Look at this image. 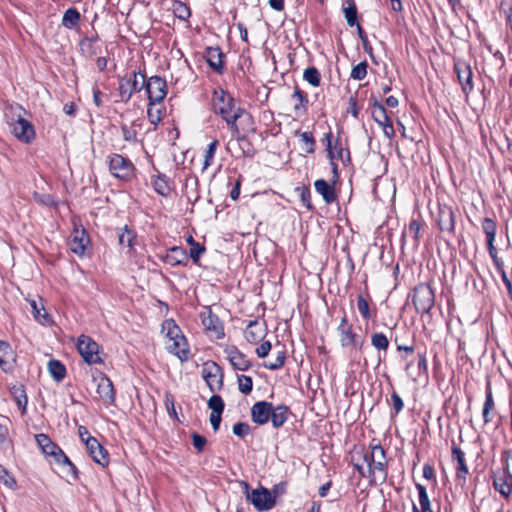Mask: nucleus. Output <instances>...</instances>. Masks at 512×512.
Here are the masks:
<instances>
[{"mask_svg": "<svg viewBox=\"0 0 512 512\" xmlns=\"http://www.w3.org/2000/svg\"><path fill=\"white\" fill-rule=\"evenodd\" d=\"M212 110L219 115L227 124L232 138L237 141L245 140V135L241 133L237 121L246 116L250 125L246 132H255L252 116L240 106H236L234 97L222 88L215 89L212 95Z\"/></svg>", "mask_w": 512, "mask_h": 512, "instance_id": "1", "label": "nucleus"}, {"mask_svg": "<svg viewBox=\"0 0 512 512\" xmlns=\"http://www.w3.org/2000/svg\"><path fill=\"white\" fill-rule=\"evenodd\" d=\"M163 331H166V349L175 355L181 362L188 361L190 349L185 336L179 326L173 320H166L163 323Z\"/></svg>", "mask_w": 512, "mask_h": 512, "instance_id": "2", "label": "nucleus"}, {"mask_svg": "<svg viewBox=\"0 0 512 512\" xmlns=\"http://www.w3.org/2000/svg\"><path fill=\"white\" fill-rule=\"evenodd\" d=\"M106 162L113 177L124 182H129L135 177L136 168L128 158L112 153L107 156Z\"/></svg>", "mask_w": 512, "mask_h": 512, "instance_id": "3", "label": "nucleus"}, {"mask_svg": "<svg viewBox=\"0 0 512 512\" xmlns=\"http://www.w3.org/2000/svg\"><path fill=\"white\" fill-rule=\"evenodd\" d=\"M323 141L326 142V150L331 162L334 176L338 177V166L335 163V159L340 160L344 165H348L351 161L350 151L342 145L339 138L336 139L333 144V135L331 131L324 135Z\"/></svg>", "mask_w": 512, "mask_h": 512, "instance_id": "4", "label": "nucleus"}, {"mask_svg": "<svg viewBox=\"0 0 512 512\" xmlns=\"http://www.w3.org/2000/svg\"><path fill=\"white\" fill-rule=\"evenodd\" d=\"M144 84L145 74L140 71H133L130 77H121L118 86L120 101L129 102L134 93L140 92L144 88Z\"/></svg>", "mask_w": 512, "mask_h": 512, "instance_id": "5", "label": "nucleus"}, {"mask_svg": "<svg viewBox=\"0 0 512 512\" xmlns=\"http://www.w3.org/2000/svg\"><path fill=\"white\" fill-rule=\"evenodd\" d=\"M435 295L431 286L427 283H420L414 288L413 304L420 314H427L433 308Z\"/></svg>", "mask_w": 512, "mask_h": 512, "instance_id": "6", "label": "nucleus"}, {"mask_svg": "<svg viewBox=\"0 0 512 512\" xmlns=\"http://www.w3.org/2000/svg\"><path fill=\"white\" fill-rule=\"evenodd\" d=\"M246 488V498L247 500L253 504L256 510L268 511L272 509L276 503L271 491L265 487H260L258 489H254L249 491V486L245 483Z\"/></svg>", "mask_w": 512, "mask_h": 512, "instance_id": "7", "label": "nucleus"}, {"mask_svg": "<svg viewBox=\"0 0 512 512\" xmlns=\"http://www.w3.org/2000/svg\"><path fill=\"white\" fill-rule=\"evenodd\" d=\"M77 348L86 363L100 364L103 362L99 352V345L91 337L81 335L78 338Z\"/></svg>", "mask_w": 512, "mask_h": 512, "instance_id": "8", "label": "nucleus"}, {"mask_svg": "<svg viewBox=\"0 0 512 512\" xmlns=\"http://www.w3.org/2000/svg\"><path fill=\"white\" fill-rule=\"evenodd\" d=\"M200 319L205 331L211 338L216 340L224 338L225 332L223 323L219 317L212 312L211 308H205L200 313Z\"/></svg>", "mask_w": 512, "mask_h": 512, "instance_id": "9", "label": "nucleus"}, {"mask_svg": "<svg viewBox=\"0 0 512 512\" xmlns=\"http://www.w3.org/2000/svg\"><path fill=\"white\" fill-rule=\"evenodd\" d=\"M337 332L342 347H362L363 341L360 339V336L354 332L353 326L348 322L345 312L337 327Z\"/></svg>", "mask_w": 512, "mask_h": 512, "instance_id": "10", "label": "nucleus"}, {"mask_svg": "<svg viewBox=\"0 0 512 512\" xmlns=\"http://www.w3.org/2000/svg\"><path fill=\"white\" fill-rule=\"evenodd\" d=\"M144 87L146 88L150 106H154L164 100L167 95L166 81L160 76L145 78Z\"/></svg>", "mask_w": 512, "mask_h": 512, "instance_id": "11", "label": "nucleus"}, {"mask_svg": "<svg viewBox=\"0 0 512 512\" xmlns=\"http://www.w3.org/2000/svg\"><path fill=\"white\" fill-rule=\"evenodd\" d=\"M202 377L212 392L221 390L224 375L216 362L208 361L203 364Z\"/></svg>", "mask_w": 512, "mask_h": 512, "instance_id": "12", "label": "nucleus"}, {"mask_svg": "<svg viewBox=\"0 0 512 512\" xmlns=\"http://www.w3.org/2000/svg\"><path fill=\"white\" fill-rule=\"evenodd\" d=\"M89 243L90 239L86 230L82 226H75L68 239L70 250L78 256H83Z\"/></svg>", "mask_w": 512, "mask_h": 512, "instance_id": "13", "label": "nucleus"}, {"mask_svg": "<svg viewBox=\"0 0 512 512\" xmlns=\"http://www.w3.org/2000/svg\"><path fill=\"white\" fill-rule=\"evenodd\" d=\"M13 135L21 142L29 144L35 139L34 126L28 120L22 118L20 115L17 120L12 124Z\"/></svg>", "mask_w": 512, "mask_h": 512, "instance_id": "14", "label": "nucleus"}, {"mask_svg": "<svg viewBox=\"0 0 512 512\" xmlns=\"http://www.w3.org/2000/svg\"><path fill=\"white\" fill-rule=\"evenodd\" d=\"M454 70L457 74L463 93L468 95L474 88L471 66L465 61H457L454 64Z\"/></svg>", "mask_w": 512, "mask_h": 512, "instance_id": "15", "label": "nucleus"}, {"mask_svg": "<svg viewBox=\"0 0 512 512\" xmlns=\"http://www.w3.org/2000/svg\"><path fill=\"white\" fill-rule=\"evenodd\" d=\"M94 382H96L97 385V394L99 398L104 402L106 405H111L115 401V391L114 386L110 378H108L104 374H100L97 377L93 378Z\"/></svg>", "mask_w": 512, "mask_h": 512, "instance_id": "16", "label": "nucleus"}, {"mask_svg": "<svg viewBox=\"0 0 512 512\" xmlns=\"http://www.w3.org/2000/svg\"><path fill=\"white\" fill-rule=\"evenodd\" d=\"M87 451L92 459L101 466H106L109 463V456L107 450L92 436H88L85 440Z\"/></svg>", "mask_w": 512, "mask_h": 512, "instance_id": "17", "label": "nucleus"}, {"mask_svg": "<svg viewBox=\"0 0 512 512\" xmlns=\"http://www.w3.org/2000/svg\"><path fill=\"white\" fill-rule=\"evenodd\" d=\"M273 412V404L268 401H258L251 407V419L257 425H265L269 422Z\"/></svg>", "mask_w": 512, "mask_h": 512, "instance_id": "18", "label": "nucleus"}, {"mask_svg": "<svg viewBox=\"0 0 512 512\" xmlns=\"http://www.w3.org/2000/svg\"><path fill=\"white\" fill-rule=\"evenodd\" d=\"M371 462L373 463V471L381 475L383 481L387 477V460L386 452L380 444L371 446Z\"/></svg>", "mask_w": 512, "mask_h": 512, "instance_id": "19", "label": "nucleus"}, {"mask_svg": "<svg viewBox=\"0 0 512 512\" xmlns=\"http://www.w3.org/2000/svg\"><path fill=\"white\" fill-rule=\"evenodd\" d=\"M493 487L506 499L512 495V473L508 465L504 468L502 475L493 478Z\"/></svg>", "mask_w": 512, "mask_h": 512, "instance_id": "20", "label": "nucleus"}, {"mask_svg": "<svg viewBox=\"0 0 512 512\" xmlns=\"http://www.w3.org/2000/svg\"><path fill=\"white\" fill-rule=\"evenodd\" d=\"M437 223L442 231L453 233L455 230V212L451 206L440 205Z\"/></svg>", "mask_w": 512, "mask_h": 512, "instance_id": "21", "label": "nucleus"}, {"mask_svg": "<svg viewBox=\"0 0 512 512\" xmlns=\"http://www.w3.org/2000/svg\"><path fill=\"white\" fill-rule=\"evenodd\" d=\"M226 353L228 360L234 369L239 371H247L252 366V363L247 358V356L236 347L228 348Z\"/></svg>", "mask_w": 512, "mask_h": 512, "instance_id": "22", "label": "nucleus"}, {"mask_svg": "<svg viewBox=\"0 0 512 512\" xmlns=\"http://www.w3.org/2000/svg\"><path fill=\"white\" fill-rule=\"evenodd\" d=\"M294 101L293 113L296 117H301L307 114L309 108V99L307 94L302 91L298 86L294 87V92L291 95Z\"/></svg>", "mask_w": 512, "mask_h": 512, "instance_id": "23", "label": "nucleus"}, {"mask_svg": "<svg viewBox=\"0 0 512 512\" xmlns=\"http://www.w3.org/2000/svg\"><path fill=\"white\" fill-rule=\"evenodd\" d=\"M79 46L82 54L87 58H92L101 53V45L97 34L84 37L80 40Z\"/></svg>", "mask_w": 512, "mask_h": 512, "instance_id": "24", "label": "nucleus"}, {"mask_svg": "<svg viewBox=\"0 0 512 512\" xmlns=\"http://www.w3.org/2000/svg\"><path fill=\"white\" fill-rule=\"evenodd\" d=\"M163 261L170 266H185L188 262V254L186 250L179 246L170 248L165 256L162 258Z\"/></svg>", "mask_w": 512, "mask_h": 512, "instance_id": "25", "label": "nucleus"}, {"mask_svg": "<svg viewBox=\"0 0 512 512\" xmlns=\"http://www.w3.org/2000/svg\"><path fill=\"white\" fill-rule=\"evenodd\" d=\"M452 457L457 461L456 479L457 481H461L462 484H465L469 470L465 461L464 452L457 445L452 446Z\"/></svg>", "mask_w": 512, "mask_h": 512, "instance_id": "26", "label": "nucleus"}, {"mask_svg": "<svg viewBox=\"0 0 512 512\" xmlns=\"http://www.w3.org/2000/svg\"><path fill=\"white\" fill-rule=\"evenodd\" d=\"M205 57L209 66L217 73H222L224 68V54L220 47H208L205 51Z\"/></svg>", "mask_w": 512, "mask_h": 512, "instance_id": "27", "label": "nucleus"}, {"mask_svg": "<svg viewBox=\"0 0 512 512\" xmlns=\"http://www.w3.org/2000/svg\"><path fill=\"white\" fill-rule=\"evenodd\" d=\"M316 192L322 196L326 204H331L337 200V194L333 185H330L324 179H318L314 182Z\"/></svg>", "mask_w": 512, "mask_h": 512, "instance_id": "28", "label": "nucleus"}, {"mask_svg": "<svg viewBox=\"0 0 512 512\" xmlns=\"http://www.w3.org/2000/svg\"><path fill=\"white\" fill-rule=\"evenodd\" d=\"M15 354L11 345L3 340H0V367L3 371H9L13 368Z\"/></svg>", "mask_w": 512, "mask_h": 512, "instance_id": "29", "label": "nucleus"}, {"mask_svg": "<svg viewBox=\"0 0 512 512\" xmlns=\"http://www.w3.org/2000/svg\"><path fill=\"white\" fill-rule=\"evenodd\" d=\"M415 486L418 491L419 507L413 503L412 512H434L425 486L419 483Z\"/></svg>", "mask_w": 512, "mask_h": 512, "instance_id": "30", "label": "nucleus"}, {"mask_svg": "<svg viewBox=\"0 0 512 512\" xmlns=\"http://www.w3.org/2000/svg\"><path fill=\"white\" fill-rule=\"evenodd\" d=\"M290 409L286 405L273 406V412H271V423L275 429L281 428L288 420Z\"/></svg>", "mask_w": 512, "mask_h": 512, "instance_id": "31", "label": "nucleus"}, {"mask_svg": "<svg viewBox=\"0 0 512 512\" xmlns=\"http://www.w3.org/2000/svg\"><path fill=\"white\" fill-rule=\"evenodd\" d=\"M30 306L32 308L33 317L39 324L50 325L53 322L50 314L44 308L41 300H31Z\"/></svg>", "mask_w": 512, "mask_h": 512, "instance_id": "32", "label": "nucleus"}, {"mask_svg": "<svg viewBox=\"0 0 512 512\" xmlns=\"http://www.w3.org/2000/svg\"><path fill=\"white\" fill-rule=\"evenodd\" d=\"M80 21H81L80 12L76 8L71 7V8H68L64 12V14L62 16L61 24L66 29L74 30L79 26Z\"/></svg>", "mask_w": 512, "mask_h": 512, "instance_id": "33", "label": "nucleus"}, {"mask_svg": "<svg viewBox=\"0 0 512 512\" xmlns=\"http://www.w3.org/2000/svg\"><path fill=\"white\" fill-rule=\"evenodd\" d=\"M371 109L372 118L379 126H383L391 121L385 107L376 100L373 102Z\"/></svg>", "mask_w": 512, "mask_h": 512, "instance_id": "34", "label": "nucleus"}, {"mask_svg": "<svg viewBox=\"0 0 512 512\" xmlns=\"http://www.w3.org/2000/svg\"><path fill=\"white\" fill-rule=\"evenodd\" d=\"M137 127L140 128L141 125L137 124L135 121L132 122L130 125H128V124L121 125L122 137L126 142L131 143V144H136L139 142Z\"/></svg>", "mask_w": 512, "mask_h": 512, "instance_id": "35", "label": "nucleus"}, {"mask_svg": "<svg viewBox=\"0 0 512 512\" xmlns=\"http://www.w3.org/2000/svg\"><path fill=\"white\" fill-rule=\"evenodd\" d=\"M47 368L51 377L57 382H61L66 376V367L59 360H50Z\"/></svg>", "mask_w": 512, "mask_h": 512, "instance_id": "36", "label": "nucleus"}, {"mask_svg": "<svg viewBox=\"0 0 512 512\" xmlns=\"http://www.w3.org/2000/svg\"><path fill=\"white\" fill-rule=\"evenodd\" d=\"M296 135H299V137H300V141L302 143V149L307 154H313L315 152V150H316V141H315V138H314L312 132H308V131L299 132V131H296Z\"/></svg>", "mask_w": 512, "mask_h": 512, "instance_id": "37", "label": "nucleus"}, {"mask_svg": "<svg viewBox=\"0 0 512 512\" xmlns=\"http://www.w3.org/2000/svg\"><path fill=\"white\" fill-rule=\"evenodd\" d=\"M154 190L161 196L167 197L171 192V187L168 184V179L164 174H158L153 182Z\"/></svg>", "mask_w": 512, "mask_h": 512, "instance_id": "38", "label": "nucleus"}, {"mask_svg": "<svg viewBox=\"0 0 512 512\" xmlns=\"http://www.w3.org/2000/svg\"><path fill=\"white\" fill-rule=\"evenodd\" d=\"M493 408H494V399H493L492 389L488 385L486 387V391H485V401H484L483 410H482V416H483V420H484L485 424H488L491 421L490 414H491V411L493 410Z\"/></svg>", "mask_w": 512, "mask_h": 512, "instance_id": "39", "label": "nucleus"}, {"mask_svg": "<svg viewBox=\"0 0 512 512\" xmlns=\"http://www.w3.org/2000/svg\"><path fill=\"white\" fill-rule=\"evenodd\" d=\"M38 446L47 456L53 454L57 450V445L51 441L46 434H38L35 436Z\"/></svg>", "mask_w": 512, "mask_h": 512, "instance_id": "40", "label": "nucleus"}, {"mask_svg": "<svg viewBox=\"0 0 512 512\" xmlns=\"http://www.w3.org/2000/svg\"><path fill=\"white\" fill-rule=\"evenodd\" d=\"M119 244L122 247H126L131 250L134 247L136 241V234L125 226L122 232L118 236Z\"/></svg>", "mask_w": 512, "mask_h": 512, "instance_id": "41", "label": "nucleus"}, {"mask_svg": "<svg viewBox=\"0 0 512 512\" xmlns=\"http://www.w3.org/2000/svg\"><path fill=\"white\" fill-rule=\"evenodd\" d=\"M347 4L348 6L344 8L345 19L347 21V24L350 27H353L355 25H358L357 7L355 5L354 0H348Z\"/></svg>", "mask_w": 512, "mask_h": 512, "instance_id": "42", "label": "nucleus"}, {"mask_svg": "<svg viewBox=\"0 0 512 512\" xmlns=\"http://www.w3.org/2000/svg\"><path fill=\"white\" fill-rule=\"evenodd\" d=\"M303 78L313 87H318L321 83L320 72L314 66H310L304 70Z\"/></svg>", "mask_w": 512, "mask_h": 512, "instance_id": "43", "label": "nucleus"}, {"mask_svg": "<svg viewBox=\"0 0 512 512\" xmlns=\"http://www.w3.org/2000/svg\"><path fill=\"white\" fill-rule=\"evenodd\" d=\"M371 344L375 349L379 351H386L389 347V340L384 333L376 332L371 336Z\"/></svg>", "mask_w": 512, "mask_h": 512, "instance_id": "44", "label": "nucleus"}, {"mask_svg": "<svg viewBox=\"0 0 512 512\" xmlns=\"http://www.w3.org/2000/svg\"><path fill=\"white\" fill-rule=\"evenodd\" d=\"M357 309L365 320H369L373 317V314L370 310V305L362 294L357 296Z\"/></svg>", "mask_w": 512, "mask_h": 512, "instance_id": "45", "label": "nucleus"}, {"mask_svg": "<svg viewBox=\"0 0 512 512\" xmlns=\"http://www.w3.org/2000/svg\"><path fill=\"white\" fill-rule=\"evenodd\" d=\"M49 456L53 457L55 461L59 464L68 465L73 474L76 476L77 474V468L75 465L70 461V459L65 455V453L62 451V449L57 445V450L53 454H50Z\"/></svg>", "mask_w": 512, "mask_h": 512, "instance_id": "46", "label": "nucleus"}, {"mask_svg": "<svg viewBox=\"0 0 512 512\" xmlns=\"http://www.w3.org/2000/svg\"><path fill=\"white\" fill-rule=\"evenodd\" d=\"M238 389L241 393L248 395L253 389V380L250 376L238 375L237 376Z\"/></svg>", "mask_w": 512, "mask_h": 512, "instance_id": "47", "label": "nucleus"}, {"mask_svg": "<svg viewBox=\"0 0 512 512\" xmlns=\"http://www.w3.org/2000/svg\"><path fill=\"white\" fill-rule=\"evenodd\" d=\"M219 145L218 140H213L207 147V150L204 155L203 169H207L209 166L213 164V159Z\"/></svg>", "mask_w": 512, "mask_h": 512, "instance_id": "48", "label": "nucleus"}, {"mask_svg": "<svg viewBox=\"0 0 512 512\" xmlns=\"http://www.w3.org/2000/svg\"><path fill=\"white\" fill-rule=\"evenodd\" d=\"M482 230L486 234L487 241H495L496 236V223L491 218H485L482 221Z\"/></svg>", "mask_w": 512, "mask_h": 512, "instance_id": "49", "label": "nucleus"}, {"mask_svg": "<svg viewBox=\"0 0 512 512\" xmlns=\"http://www.w3.org/2000/svg\"><path fill=\"white\" fill-rule=\"evenodd\" d=\"M173 12H174L175 16L181 20H186L191 15L189 7L181 1L174 2Z\"/></svg>", "mask_w": 512, "mask_h": 512, "instance_id": "50", "label": "nucleus"}, {"mask_svg": "<svg viewBox=\"0 0 512 512\" xmlns=\"http://www.w3.org/2000/svg\"><path fill=\"white\" fill-rule=\"evenodd\" d=\"M0 483L9 489H15L17 487L15 478L2 465H0Z\"/></svg>", "mask_w": 512, "mask_h": 512, "instance_id": "51", "label": "nucleus"}, {"mask_svg": "<svg viewBox=\"0 0 512 512\" xmlns=\"http://www.w3.org/2000/svg\"><path fill=\"white\" fill-rule=\"evenodd\" d=\"M367 68L368 63L366 61L360 62L352 68L350 77L354 80H363L367 76Z\"/></svg>", "mask_w": 512, "mask_h": 512, "instance_id": "52", "label": "nucleus"}, {"mask_svg": "<svg viewBox=\"0 0 512 512\" xmlns=\"http://www.w3.org/2000/svg\"><path fill=\"white\" fill-rule=\"evenodd\" d=\"M208 407L211 413H223L225 404L221 396L215 394L208 400Z\"/></svg>", "mask_w": 512, "mask_h": 512, "instance_id": "53", "label": "nucleus"}, {"mask_svg": "<svg viewBox=\"0 0 512 512\" xmlns=\"http://www.w3.org/2000/svg\"><path fill=\"white\" fill-rule=\"evenodd\" d=\"M286 359V352L284 350H280L277 352L276 358L273 362H269L265 364V367L269 370H278L280 369Z\"/></svg>", "mask_w": 512, "mask_h": 512, "instance_id": "54", "label": "nucleus"}, {"mask_svg": "<svg viewBox=\"0 0 512 512\" xmlns=\"http://www.w3.org/2000/svg\"><path fill=\"white\" fill-rule=\"evenodd\" d=\"M233 433L239 438H244L250 433V426L246 422H237L233 426Z\"/></svg>", "mask_w": 512, "mask_h": 512, "instance_id": "55", "label": "nucleus"}, {"mask_svg": "<svg viewBox=\"0 0 512 512\" xmlns=\"http://www.w3.org/2000/svg\"><path fill=\"white\" fill-rule=\"evenodd\" d=\"M205 252V247L201 246L199 243H193V246L190 247L189 257L195 264H198L200 256Z\"/></svg>", "mask_w": 512, "mask_h": 512, "instance_id": "56", "label": "nucleus"}, {"mask_svg": "<svg viewBox=\"0 0 512 512\" xmlns=\"http://www.w3.org/2000/svg\"><path fill=\"white\" fill-rule=\"evenodd\" d=\"M192 443H193L194 448L198 452H202L207 443V440L204 436L197 434V433H193L192 434Z\"/></svg>", "mask_w": 512, "mask_h": 512, "instance_id": "57", "label": "nucleus"}, {"mask_svg": "<svg viewBox=\"0 0 512 512\" xmlns=\"http://www.w3.org/2000/svg\"><path fill=\"white\" fill-rule=\"evenodd\" d=\"M148 119L151 124L157 125L161 121V111L160 109H154L153 106H148L147 110Z\"/></svg>", "mask_w": 512, "mask_h": 512, "instance_id": "58", "label": "nucleus"}, {"mask_svg": "<svg viewBox=\"0 0 512 512\" xmlns=\"http://www.w3.org/2000/svg\"><path fill=\"white\" fill-rule=\"evenodd\" d=\"M391 404H392L396 414H398L400 411H402V409L404 407L403 400L396 391H393L391 393Z\"/></svg>", "mask_w": 512, "mask_h": 512, "instance_id": "59", "label": "nucleus"}, {"mask_svg": "<svg viewBox=\"0 0 512 512\" xmlns=\"http://www.w3.org/2000/svg\"><path fill=\"white\" fill-rule=\"evenodd\" d=\"M271 343L270 341H263L259 347L256 348V354L259 358H265L268 356L270 350H271Z\"/></svg>", "mask_w": 512, "mask_h": 512, "instance_id": "60", "label": "nucleus"}, {"mask_svg": "<svg viewBox=\"0 0 512 512\" xmlns=\"http://www.w3.org/2000/svg\"><path fill=\"white\" fill-rule=\"evenodd\" d=\"M354 467L358 471V473L364 478H368L372 474H374L373 468L364 467V465L360 464L358 460L355 462Z\"/></svg>", "mask_w": 512, "mask_h": 512, "instance_id": "61", "label": "nucleus"}, {"mask_svg": "<svg viewBox=\"0 0 512 512\" xmlns=\"http://www.w3.org/2000/svg\"><path fill=\"white\" fill-rule=\"evenodd\" d=\"M9 441L8 427L0 423V449L4 448Z\"/></svg>", "mask_w": 512, "mask_h": 512, "instance_id": "62", "label": "nucleus"}, {"mask_svg": "<svg viewBox=\"0 0 512 512\" xmlns=\"http://www.w3.org/2000/svg\"><path fill=\"white\" fill-rule=\"evenodd\" d=\"M286 482H280L278 484H275L271 490V493L273 497H278L283 495L286 492Z\"/></svg>", "mask_w": 512, "mask_h": 512, "instance_id": "63", "label": "nucleus"}, {"mask_svg": "<svg viewBox=\"0 0 512 512\" xmlns=\"http://www.w3.org/2000/svg\"><path fill=\"white\" fill-rule=\"evenodd\" d=\"M221 415H222V413H211L210 414L209 420H210L211 426L215 432L218 431L220 428Z\"/></svg>", "mask_w": 512, "mask_h": 512, "instance_id": "64", "label": "nucleus"}]
</instances>
